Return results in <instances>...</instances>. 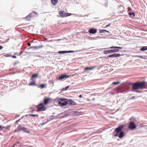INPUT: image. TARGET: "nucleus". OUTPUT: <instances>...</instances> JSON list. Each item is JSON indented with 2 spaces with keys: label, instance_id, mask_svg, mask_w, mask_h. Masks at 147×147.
Instances as JSON below:
<instances>
[{
  "label": "nucleus",
  "instance_id": "1",
  "mask_svg": "<svg viewBox=\"0 0 147 147\" xmlns=\"http://www.w3.org/2000/svg\"><path fill=\"white\" fill-rule=\"evenodd\" d=\"M147 82L144 81L142 82H137L131 84L129 82H127L125 83H123L119 86L117 88V92L119 93L125 94L127 92L128 88L127 85H132V89L133 91H135L139 89H144L146 88V84Z\"/></svg>",
  "mask_w": 147,
  "mask_h": 147
},
{
  "label": "nucleus",
  "instance_id": "2",
  "mask_svg": "<svg viewBox=\"0 0 147 147\" xmlns=\"http://www.w3.org/2000/svg\"><path fill=\"white\" fill-rule=\"evenodd\" d=\"M124 127V125H122L115 128L113 133L114 136H118L120 138H123L124 135V132L122 131Z\"/></svg>",
  "mask_w": 147,
  "mask_h": 147
},
{
  "label": "nucleus",
  "instance_id": "3",
  "mask_svg": "<svg viewBox=\"0 0 147 147\" xmlns=\"http://www.w3.org/2000/svg\"><path fill=\"white\" fill-rule=\"evenodd\" d=\"M67 99L61 98H57L55 99V101L58 102V104L63 107L66 106L68 104Z\"/></svg>",
  "mask_w": 147,
  "mask_h": 147
},
{
  "label": "nucleus",
  "instance_id": "4",
  "mask_svg": "<svg viewBox=\"0 0 147 147\" xmlns=\"http://www.w3.org/2000/svg\"><path fill=\"white\" fill-rule=\"evenodd\" d=\"M44 103H41L39 104L38 106H36V108H37V111H42L45 110V104H46V98H45L44 100Z\"/></svg>",
  "mask_w": 147,
  "mask_h": 147
},
{
  "label": "nucleus",
  "instance_id": "5",
  "mask_svg": "<svg viewBox=\"0 0 147 147\" xmlns=\"http://www.w3.org/2000/svg\"><path fill=\"white\" fill-rule=\"evenodd\" d=\"M119 51V49H113L107 50L104 51L103 53L105 54H107L113 53L114 52H117Z\"/></svg>",
  "mask_w": 147,
  "mask_h": 147
},
{
  "label": "nucleus",
  "instance_id": "6",
  "mask_svg": "<svg viewBox=\"0 0 147 147\" xmlns=\"http://www.w3.org/2000/svg\"><path fill=\"white\" fill-rule=\"evenodd\" d=\"M136 127V125L134 122L131 121L130 123L129 126V128L133 129L135 128Z\"/></svg>",
  "mask_w": 147,
  "mask_h": 147
},
{
  "label": "nucleus",
  "instance_id": "7",
  "mask_svg": "<svg viewBox=\"0 0 147 147\" xmlns=\"http://www.w3.org/2000/svg\"><path fill=\"white\" fill-rule=\"evenodd\" d=\"M70 76L67 75L65 74H61L60 76H59L58 79V80H62L65 78H68Z\"/></svg>",
  "mask_w": 147,
  "mask_h": 147
},
{
  "label": "nucleus",
  "instance_id": "8",
  "mask_svg": "<svg viewBox=\"0 0 147 147\" xmlns=\"http://www.w3.org/2000/svg\"><path fill=\"white\" fill-rule=\"evenodd\" d=\"M121 56V55L119 53L116 54L114 53L113 54L110 55L108 56L107 57V58H108L109 57L113 58V57H119Z\"/></svg>",
  "mask_w": 147,
  "mask_h": 147
},
{
  "label": "nucleus",
  "instance_id": "9",
  "mask_svg": "<svg viewBox=\"0 0 147 147\" xmlns=\"http://www.w3.org/2000/svg\"><path fill=\"white\" fill-rule=\"evenodd\" d=\"M97 29L96 28H91L89 30V32L92 34H94L97 32Z\"/></svg>",
  "mask_w": 147,
  "mask_h": 147
},
{
  "label": "nucleus",
  "instance_id": "10",
  "mask_svg": "<svg viewBox=\"0 0 147 147\" xmlns=\"http://www.w3.org/2000/svg\"><path fill=\"white\" fill-rule=\"evenodd\" d=\"M32 81L30 82V83L29 84V86H34L36 85V83L35 80L34 79H32Z\"/></svg>",
  "mask_w": 147,
  "mask_h": 147
},
{
  "label": "nucleus",
  "instance_id": "11",
  "mask_svg": "<svg viewBox=\"0 0 147 147\" xmlns=\"http://www.w3.org/2000/svg\"><path fill=\"white\" fill-rule=\"evenodd\" d=\"M59 14L61 17H65V16H65V13H64L63 11H60L59 12Z\"/></svg>",
  "mask_w": 147,
  "mask_h": 147
},
{
  "label": "nucleus",
  "instance_id": "12",
  "mask_svg": "<svg viewBox=\"0 0 147 147\" xmlns=\"http://www.w3.org/2000/svg\"><path fill=\"white\" fill-rule=\"evenodd\" d=\"M51 2L54 5H55L58 2V0H51Z\"/></svg>",
  "mask_w": 147,
  "mask_h": 147
},
{
  "label": "nucleus",
  "instance_id": "13",
  "mask_svg": "<svg viewBox=\"0 0 147 147\" xmlns=\"http://www.w3.org/2000/svg\"><path fill=\"white\" fill-rule=\"evenodd\" d=\"M105 32H108V33H110L109 31L107 30H104V29H102V30L100 29L99 30V32L100 33H104Z\"/></svg>",
  "mask_w": 147,
  "mask_h": 147
},
{
  "label": "nucleus",
  "instance_id": "14",
  "mask_svg": "<svg viewBox=\"0 0 147 147\" xmlns=\"http://www.w3.org/2000/svg\"><path fill=\"white\" fill-rule=\"evenodd\" d=\"M110 49H113V48H115V49H122V48L121 47H117V46H112L109 47Z\"/></svg>",
  "mask_w": 147,
  "mask_h": 147
},
{
  "label": "nucleus",
  "instance_id": "15",
  "mask_svg": "<svg viewBox=\"0 0 147 147\" xmlns=\"http://www.w3.org/2000/svg\"><path fill=\"white\" fill-rule=\"evenodd\" d=\"M147 50V46L142 47L140 49V50L142 51H144Z\"/></svg>",
  "mask_w": 147,
  "mask_h": 147
},
{
  "label": "nucleus",
  "instance_id": "16",
  "mask_svg": "<svg viewBox=\"0 0 147 147\" xmlns=\"http://www.w3.org/2000/svg\"><path fill=\"white\" fill-rule=\"evenodd\" d=\"M128 14L129 16L131 18L134 17L135 16V14L134 12H129Z\"/></svg>",
  "mask_w": 147,
  "mask_h": 147
},
{
  "label": "nucleus",
  "instance_id": "17",
  "mask_svg": "<svg viewBox=\"0 0 147 147\" xmlns=\"http://www.w3.org/2000/svg\"><path fill=\"white\" fill-rule=\"evenodd\" d=\"M73 101L71 99H67V101L68 104L70 105H72Z\"/></svg>",
  "mask_w": 147,
  "mask_h": 147
},
{
  "label": "nucleus",
  "instance_id": "18",
  "mask_svg": "<svg viewBox=\"0 0 147 147\" xmlns=\"http://www.w3.org/2000/svg\"><path fill=\"white\" fill-rule=\"evenodd\" d=\"M69 87V86H67L65 87V88H63L61 90V91H63L67 90Z\"/></svg>",
  "mask_w": 147,
  "mask_h": 147
},
{
  "label": "nucleus",
  "instance_id": "19",
  "mask_svg": "<svg viewBox=\"0 0 147 147\" xmlns=\"http://www.w3.org/2000/svg\"><path fill=\"white\" fill-rule=\"evenodd\" d=\"M20 126H19L17 128L13 131V132H15L20 131Z\"/></svg>",
  "mask_w": 147,
  "mask_h": 147
},
{
  "label": "nucleus",
  "instance_id": "20",
  "mask_svg": "<svg viewBox=\"0 0 147 147\" xmlns=\"http://www.w3.org/2000/svg\"><path fill=\"white\" fill-rule=\"evenodd\" d=\"M38 77V76L37 74H33L32 76V79H34V78H36Z\"/></svg>",
  "mask_w": 147,
  "mask_h": 147
},
{
  "label": "nucleus",
  "instance_id": "21",
  "mask_svg": "<svg viewBox=\"0 0 147 147\" xmlns=\"http://www.w3.org/2000/svg\"><path fill=\"white\" fill-rule=\"evenodd\" d=\"M31 17V13H29V15H28L26 17V18L27 20H29Z\"/></svg>",
  "mask_w": 147,
  "mask_h": 147
},
{
  "label": "nucleus",
  "instance_id": "22",
  "mask_svg": "<svg viewBox=\"0 0 147 147\" xmlns=\"http://www.w3.org/2000/svg\"><path fill=\"white\" fill-rule=\"evenodd\" d=\"M20 130H22L24 131L25 132H27L28 129L25 127H20Z\"/></svg>",
  "mask_w": 147,
  "mask_h": 147
},
{
  "label": "nucleus",
  "instance_id": "23",
  "mask_svg": "<svg viewBox=\"0 0 147 147\" xmlns=\"http://www.w3.org/2000/svg\"><path fill=\"white\" fill-rule=\"evenodd\" d=\"M121 83L120 81H118L117 82H113L112 83V84L115 85H117Z\"/></svg>",
  "mask_w": 147,
  "mask_h": 147
},
{
  "label": "nucleus",
  "instance_id": "24",
  "mask_svg": "<svg viewBox=\"0 0 147 147\" xmlns=\"http://www.w3.org/2000/svg\"><path fill=\"white\" fill-rule=\"evenodd\" d=\"M59 54H65L67 53L66 51H59L58 52Z\"/></svg>",
  "mask_w": 147,
  "mask_h": 147
},
{
  "label": "nucleus",
  "instance_id": "25",
  "mask_svg": "<svg viewBox=\"0 0 147 147\" xmlns=\"http://www.w3.org/2000/svg\"><path fill=\"white\" fill-rule=\"evenodd\" d=\"M95 67V66H94L92 67H86L85 68V69L86 70H91L93 69L94 67Z\"/></svg>",
  "mask_w": 147,
  "mask_h": 147
},
{
  "label": "nucleus",
  "instance_id": "26",
  "mask_svg": "<svg viewBox=\"0 0 147 147\" xmlns=\"http://www.w3.org/2000/svg\"><path fill=\"white\" fill-rule=\"evenodd\" d=\"M71 13H65V16H65V17L68 16H71Z\"/></svg>",
  "mask_w": 147,
  "mask_h": 147
},
{
  "label": "nucleus",
  "instance_id": "27",
  "mask_svg": "<svg viewBox=\"0 0 147 147\" xmlns=\"http://www.w3.org/2000/svg\"><path fill=\"white\" fill-rule=\"evenodd\" d=\"M38 87H40L41 88H43L45 87V85L44 84H42L38 86Z\"/></svg>",
  "mask_w": 147,
  "mask_h": 147
},
{
  "label": "nucleus",
  "instance_id": "28",
  "mask_svg": "<svg viewBox=\"0 0 147 147\" xmlns=\"http://www.w3.org/2000/svg\"><path fill=\"white\" fill-rule=\"evenodd\" d=\"M11 127V125H9L7 126L6 127H4V128H5V129H8V130H10V129H9V128L10 127Z\"/></svg>",
  "mask_w": 147,
  "mask_h": 147
},
{
  "label": "nucleus",
  "instance_id": "29",
  "mask_svg": "<svg viewBox=\"0 0 147 147\" xmlns=\"http://www.w3.org/2000/svg\"><path fill=\"white\" fill-rule=\"evenodd\" d=\"M49 84H53V82L52 80L49 81Z\"/></svg>",
  "mask_w": 147,
  "mask_h": 147
},
{
  "label": "nucleus",
  "instance_id": "30",
  "mask_svg": "<svg viewBox=\"0 0 147 147\" xmlns=\"http://www.w3.org/2000/svg\"><path fill=\"white\" fill-rule=\"evenodd\" d=\"M67 53H73L74 52V51H67Z\"/></svg>",
  "mask_w": 147,
  "mask_h": 147
},
{
  "label": "nucleus",
  "instance_id": "31",
  "mask_svg": "<svg viewBox=\"0 0 147 147\" xmlns=\"http://www.w3.org/2000/svg\"><path fill=\"white\" fill-rule=\"evenodd\" d=\"M29 115L30 116L35 117L38 116V115L30 114Z\"/></svg>",
  "mask_w": 147,
  "mask_h": 147
},
{
  "label": "nucleus",
  "instance_id": "32",
  "mask_svg": "<svg viewBox=\"0 0 147 147\" xmlns=\"http://www.w3.org/2000/svg\"><path fill=\"white\" fill-rule=\"evenodd\" d=\"M50 99V98H47V104Z\"/></svg>",
  "mask_w": 147,
  "mask_h": 147
},
{
  "label": "nucleus",
  "instance_id": "33",
  "mask_svg": "<svg viewBox=\"0 0 147 147\" xmlns=\"http://www.w3.org/2000/svg\"><path fill=\"white\" fill-rule=\"evenodd\" d=\"M4 128V127H2L0 125V131L2 130Z\"/></svg>",
  "mask_w": 147,
  "mask_h": 147
},
{
  "label": "nucleus",
  "instance_id": "34",
  "mask_svg": "<svg viewBox=\"0 0 147 147\" xmlns=\"http://www.w3.org/2000/svg\"><path fill=\"white\" fill-rule=\"evenodd\" d=\"M77 104L75 102L73 101L72 104V105H76Z\"/></svg>",
  "mask_w": 147,
  "mask_h": 147
},
{
  "label": "nucleus",
  "instance_id": "35",
  "mask_svg": "<svg viewBox=\"0 0 147 147\" xmlns=\"http://www.w3.org/2000/svg\"><path fill=\"white\" fill-rule=\"evenodd\" d=\"M135 97V96H132L131 98H130L129 99V100H131V99H134V98Z\"/></svg>",
  "mask_w": 147,
  "mask_h": 147
},
{
  "label": "nucleus",
  "instance_id": "36",
  "mask_svg": "<svg viewBox=\"0 0 147 147\" xmlns=\"http://www.w3.org/2000/svg\"><path fill=\"white\" fill-rule=\"evenodd\" d=\"M45 123H40V124L39 125V126H42V125H43L45 124Z\"/></svg>",
  "mask_w": 147,
  "mask_h": 147
},
{
  "label": "nucleus",
  "instance_id": "37",
  "mask_svg": "<svg viewBox=\"0 0 147 147\" xmlns=\"http://www.w3.org/2000/svg\"><path fill=\"white\" fill-rule=\"evenodd\" d=\"M110 25H111L110 24H109L107 25L105 27H108Z\"/></svg>",
  "mask_w": 147,
  "mask_h": 147
},
{
  "label": "nucleus",
  "instance_id": "38",
  "mask_svg": "<svg viewBox=\"0 0 147 147\" xmlns=\"http://www.w3.org/2000/svg\"><path fill=\"white\" fill-rule=\"evenodd\" d=\"M104 6L106 7H108V3H106L105 5H104Z\"/></svg>",
  "mask_w": 147,
  "mask_h": 147
},
{
  "label": "nucleus",
  "instance_id": "39",
  "mask_svg": "<svg viewBox=\"0 0 147 147\" xmlns=\"http://www.w3.org/2000/svg\"><path fill=\"white\" fill-rule=\"evenodd\" d=\"M80 112H78L77 111H74V114H75L77 113H79Z\"/></svg>",
  "mask_w": 147,
  "mask_h": 147
},
{
  "label": "nucleus",
  "instance_id": "40",
  "mask_svg": "<svg viewBox=\"0 0 147 147\" xmlns=\"http://www.w3.org/2000/svg\"><path fill=\"white\" fill-rule=\"evenodd\" d=\"M11 57L13 58H17L16 57L15 55L12 56H11Z\"/></svg>",
  "mask_w": 147,
  "mask_h": 147
},
{
  "label": "nucleus",
  "instance_id": "41",
  "mask_svg": "<svg viewBox=\"0 0 147 147\" xmlns=\"http://www.w3.org/2000/svg\"><path fill=\"white\" fill-rule=\"evenodd\" d=\"M18 63L17 62H15L14 63H13V65H16V64H17Z\"/></svg>",
  "mask_w": 147,
  "mask_h": 147
},
{
  "label": "nucleus",
  "instance_id": "42",
  "mask_svg": "<svg viewBox=\"0 0 147 147\" xmlns=\"http://www.w3.org/2000/svg\"><path fill=\"white\" fill-rule=\"evenodd\" d=\"M128 11H129L131 10V8L130 7H128Z\"/></svg>",
  "mask_w": 147,
  "mask_h": 147
},
{
  "label": "nucleus",
  "instance_id": "43",
  "mask_svg": "<svg viewBox=\"0 0 147 147\" xmlns=\"http://www.w3.org/2000/svg\"><path fill=\"white\" fill-rule=\"evenodd\" d=\"M28 46H30L31 45V44L29 43H28Z\"/></svg>",
  "mask_w": 147,
  "mask_h": 147
},
{
  "label": "nucleus",
  "instance_id": "44",
  "mask_svg": "<svg viewBox=\"0 0 147 147\" xmlns=\"http://www.w3.org/2000/svg\"><path fill=\"white\" fill-rule=\"evenodd\" d=\"M3 48L2 47L1 45H0V50L1 49Z\"/></svg>",
  "mask_w": 147,
  "mask_h": 147
},
{
  "label": "nucleus",
  "instance_id": "45",
  "mask_svg": "<svg viewBox=\"0 0 147 147\" xmlns=\"http://www.w3.org/2000/svg\"><path fill=\"white\" fill-rule=\"evenodd\" d=\"M79 97L80 98H82V95H80L79 96Z\"/></svg>",
  "mask_w": 147,
  "mask_h": 147
},
{
  "label": "nucleus",
  "instance_id": "46",
  "mask_svg": "<svg viewBox=\"0 0 147 147\" xmlns=\"http://www.w3.org/2000/svg\"><path fill=\"white\" fill-rule=\"evenodd\" d=\"M20 120V119H19V120H17V121H16V123H17V122H18Z\"/></svg>",
  "mask_w": 147,
  "mask_h": 147
},
{
  "label": "nucleus",
  "instance_id": "47",
  "mask_svg": "<svg viewBox=\"0 0 147 147\" xmlns=\"http://www.w3.org/2000/svg\"><path fill=\"white\" fill-rule=\"evenodd\" d=\"M4 132H6L7 131H5L4 130H3Z\"/></svg>",
  "mask_w": 147,
  "mask_h": 147
},
{
  "label": "nucleus",
  "instance_id": "48",
  "mask_svg": "<svg viewBox=\"0 0 147 147\" xmlns=\"http://www.w3.org/2000/svg\"><path fill=\"white\" fill-rule=\"evenodd\" d=\"M55 114V113H53V114Z\"/></svg>",
  "mask_w": 147,
  "mask_h": 147
},
{
  "label": "nucleus",
  "instance_id": "49",
  "mask_svg": "<svg viewBox=\"0 0 147 147\" xmlns=\"http://www.w3.org/2000/svg\"><path fill=\"white\" fill-rule=\"evenodd\" d=\"M47 40H48V39L47 38V39H46L47 41Z\"/></svg>",
  "mask_w": 147,
  "mask_h": 147
},
{
  "label": "nucleus",
  "instance_id": "50",
  "mask_svg": "<svg viewBox=\"0 0 147 147\" xmlns=\"http://www.w3.org/2000/svg\"><path fill=\"white\" fill-rule=\"evenodd\" d=\"M93 38L94 39V38Z\"/></svg>",
  "mask_w": 147,
  "mask_h": 147
}]
</instances>
